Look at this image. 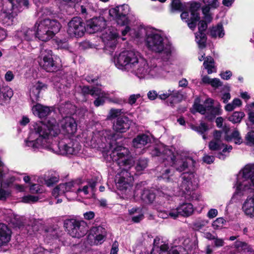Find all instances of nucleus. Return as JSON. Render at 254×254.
<instances>
[{
  "label": "nucleus",
  "mask_w": 254,
  "mask_h": 254,
  "mask_svg": "<svg viewBox=\"0 0 254 254\" xmlns=\"http://www.w3.org/2000/svg\"><path fill=\"white\" fill-rule=\"evenodd\" d=\"M131 121L127 116L123 115L116 119L113 123V129L116 133H113L108 136L110 140L109 144L111 150L110 158L120 167L130 168L132 165V159L129 157V151L128 148L124 147L122 141L123 133L127 132L130 128Z\"/></svg>",
  "instance_id": "obj_1"
},
{
  "label": "nucleus",
  "mask_w": 254,
  "mask_h": 254,
  "mask_svg": "<svg viewBox=\"0 0 254 254\" xmlns=\"http://www.w3.org/2000/svg\"><path fill=\"white\" fill-rule=\"evenodd\" d=\"M33 114L40 119H44L41 124H36L34 127L35 133L43 139L48 138L50 134L54 132L53 135L56 136L58 133L55 132L57 127L56 120L54 118L46 119L53 110V107H48L37 103L32 108Z\"/></svg>",
  "instance_id": "obj_2"
},
{
  "label": "nucleus",
  "mask_w": 254,
  "mask_h": 254,
  "mask_svg": "<svg viewBox=\"0 0 254 254\" xmlns=\"http://www.w3.org/2000/svg\"><path fill=\"white\" fill-rule=\"evenodd\" d=\"M138 55L133 51H124L114 58V62L118 68L129 69L144 75L148 72V64L143 59L138 60Z\"/></svg>",
  "instance_id": "obj_3"
},
{
  "label": "nucleus",
  "mask_w": 254,
  "mask_h": 254,
  "mask_svg": "<svg viewBox=\"0 0 254 254\" xmlns=\"http://www.w3.org/2000/svg\"><path fill=\"white\" fill-rule=\"evenodd\" d=\"M61 27V23L56 19L46 18L37 21L34 25L36 37L43 42L48 41L59 32Z\"/></svg>",
  "instance_id": "obj_4"
},
{
  "label": "nucleus",
  "mask_w": 254,
  "mask_h": 254,
  "mask_svg": "<svg viewBox=\"0 0 254 254\" xmlns=\"http://www.w3.org/2000/svg\"><path fill=\"white\" fill-rule=\"evenodd\" d=\"M146 46L148 49L156 53H162L163 61H168L171 56V45L169 43H165L164 39L159 34H150L146 38Z\"/></svg>",
  "instance_id": "obj_5"
},
{
  "label": "nucleus",
  "mask_w": 254,
  "mask_h": 254,
  "mask_svg": "<svg viewBox=\"0 0 254 254\" xmlns=\"http://www.w3.org/2000/svg\"><path fill=\"white\" fill-rule=\"evenodd\" d=\"M87 223L83 220L74 219H66L64 222V227L68 233L73 238H80L87 232Z\"/></svg>",
  "instance_id": "obj_6"
},
{
  "label": "nucleus",
  "mask_w": 254,
  "mask_h": 254,
  "mask_svg": "<svg viewBox=\"0 0 254 254\" xmlns=\"http://www.w3.org/2000/svg\"><path fill=\"white\" fill-rule=\"evenodd\" d=\"M42 57L40 65L46 71L54 72L60 69L61 65L58 62V58L51 50H45L42 54Z\"/></svg>",
  "instance_id": "obj_7"
},
{
  "label": "nucleus",
  "mask_w": 254,
  "mask_h": 254,
  "mask_svg": "<svg viewBox=\"0 0 254 254\" xmlns=\"http://www.w3.org/2000/svg\"><path fill=\"white\" fill-rule=\"evenodd\" d=\"M116 182V187L122 194L126 197H130L134 194L133 184L134 178L127 172L123 173V176H120Z\"/></svg>",
  "instance_id": "obj_8"
},
{
  "label": "nucleus",
  "mask_w": 254,
  "mask_h": 254,
  "mask_svg": "<svg viewBox=\"0 0 254 254\" xmlns=\"http://www.w3.org/2000/svg\"><path fill=\"white\" fill-rule=\"evenodd\" d=\"M87 32L86 23L80 17H74L68 23L67 33L71 37H82Z\"/></svg>",
  "instance_id": "obj_9"
},
{
  "label": "nucleus",
  "mask_w": 254,
  "mask_h": 254,
  "mask_svg": "<svg viewBox=\"0 0 254 254\" xmlns=\"http://www.w3.org/2000/svg\"><path fill=\"white\" fill-rule=\"evenodd\" d=\"M107 26V21L103 16L94 17L86 21L87 32L93 34L101 32Z\"/></svg>",
  "instance_id": "obj_10"
},
{
  "label": "nucleus",
  "mask_w": 254,
  "mask_h": 254,
  "mask_svg": "<svg viewBox=\"0 0 254 254\" xmlns=\"http://www.w3.org/2000/svg\"><path fill=\"white\" fill-rule=\"evenodd\" d=\"M193 205L190 203H183L180 204L176 209L172 210L169 213V215L176 219L179 216L188 217L191 215L193 212Z\"/></svg>",
  "instance_id": "obj_11"
},
{
  "label": "nucleus",
  "mask_w": 254,
  "mask_h": 254,
  "mask_svg": "<svg viewBox=\"0 0 254 254\" xmlns=\"http://www.w3.org/2000/svg\"><path fill=\"white\" fill-rule=\"evenodd\" d=\"M150 154L152 156H160L163 161H173L174 152L166 147L155 146L150 148Z\"/></svg>",
  "instance_id": "obj_12"
},
{
  "label": "nucleus",
  "mask_w": 254,
  "mask_h": 254,
  "mask_svg": "<svg viewBox=\"0 0 254 254\" xmlns=\"http://www.w3.org/2000/svg\"><path fill=\"white\" fill-rule=\"evenodd\" d=\"M61 127L65 133L73 135L77 130V124L73 118L66 116L62 121Z\"/></svg>",
  "instance_id": "obj_13"
},
{
  "label": "nucleus",
  "mask_w": 254,
  "mask_h": 254,
  "mask_svg": "<svg viewBox=\"0 0 254 254\" xmlns=\"http://www.w3.org/2000/svg\"><path fill=\"white\" fill-rule=\"evenodd\" d=\"M48 88L46 84L40 81H38L30 89V98L31 102L34 104L40 100V93L43 90H45Z\"/></svg>",
  "instance_id": "obj_14"
},
{
  "label": "nucleus",
  "mask_w": 254,
  "mask_h": 254,
  "mask_svg": "<svg viewBox=\"0 0 254 254\" xmlns=\"http://www.w3.org/2000/svg\"><path fill=\"white\" fill-rule=\"evenodd\" d=\"M119 37L118 33L111 31L109 32L103 33L102 36L103 41L107 47H109L112 49H114L117 44V39Z\"/></svg>",
  "instance_id": "obj_15"
},
{
  "label": "nucleus",
  "mask_w": 254,
  "mask_h": 254,
  "mask_svg": "<svg viewBox=\"0 0 254 254\" xmlns=\"http://www.w3.org/2000/svg\"><path fill=\"white\" fill-rule=\"evenodd\" d=\"M11 233V230L6 225L0 223V247L9 242Z\"/></svg>",
  "instance_id": "obj_16"
},
{
  "label": "nucleus",
  "mask_w": 254,
  "mask_h": 254,
  "mask_svg": "<svg viewBox=\"0 0 254 254\" xmlns=\"http://www.w3.org/2000/svg\"><path fill=\"white\" fill-rule=\"evenodd\" d=\"M150 141L151 139L149 135L144 133H141L138 134L132 139V146L134 148H141Z\"/></svg>",
  "instance_id": "obj_17"
},
{
  "label": "nucleus",
  "mask_w": 254,
  "mask_h": 254,
  "mask_svg": "<svg viewBox=\"0 0 254 254\" xmlns=\"http://www.w3.org/2000/svg\"><path fill=\"white\" fill-rule=\"evenodd\" d=\"M242 172V176L244 181L250 179L252 186L254 187V164L246 165Z\"/></svg>",
  "instance_id": "obj_18"
},
{
  "label": "nucleus",
  "mask_w": 254,
  "mask_h": 254,
  "mask_svg": "<svg viewBox=\"0 0 254 254\" xmlns=\"http://www.w3.org/2000/svg\"><path fill=\"white\" fill-rule=\"evenodd\" d=\"M168 162L172 167L175 168L177 171L182 172L185 171L188 167V163L187 161L183 160H176V156L174 153L173 161L168 160Z\"/></svg>",
  "instance_id": "obj_19"
},
{
  "label": "nucleus",
  "mask_w": 254,
  "mask_h": 254,
  "mask_svg": "<svg viewBox=\"0 0 254 254\" xmlns=\"http://www.w3.org/2000/svg\"><path fill=\"white\" fill-rule=\"evenodd\" d=\"M205 54L199 57V61L201 62L204 60L203 65L205 68L207 69L208 74H210L216 71H213L212 68H214V60L211 56H207L205 58Z\"/></svg>",
  "instance_id": "obj_20"
},
{
  "label": "nucleus",
  "mask_w": 254,
  "mask_h": 254,
  "mask_svg": "<svg viewBox=\"0 0 254 254\" xmlns=\"http://www.w3.org/2000/svg\"><path fill=\"white\" fill-rule=\"evenodd\" d=\"M242 208L246 215L254 217V196L248 197L244 203Z\"/></svg>",
  "instance_id": "obj_21"
},
{
  "label": "nucleus",
  "mask_w": 254,
  "mask_h": 254,
  "mask_svg": "<svg viewBox=\"0 0 254 254\" xmlns=\"http://www.w3.org/2000/svg\"><path fill=\"white\" fill-rule=\"evenodd\" d=\"M79 143L77 141L74 142L72 141H70L68 143H65L63 145V149L66 154L73 155L78 153V150L80 149Z\"/></svg>",
  "instance_id": "obj_22"
},
{
  "label": "nucleus",
  "mask_w": 254,
  "mask_h": 254,
  "mask_svg": "<svg viewBox=\"0 0 254 254\" xmlns=\"http://www.w3.org/2000/svg\"><path fill=\"white\" fill-rule=\"evenodd\" d=\"M14 17L12 11H2L0 13V22L6 26H9L12 24Z\"/></svg>",
  "instance_id": "obj_23"
},
{
  "label": "nucleus",
  "mask_w": 254,
  "mask_h": 254,
  "mask_svg": "<svg viewBox=\"0 0 254 254\" xmlns=\"http://www.w3.org/2000/svg\"><path fill=\"white\" fill-rule=\"evenodd\" d=\"M141 200L146 203H151L156 198V194L154 190L149 189H144L141 193Z\"/></svg>",
  "instance_id": "obj_24"
},
{
  "label": "nucleus",
  "mask_w": 254,
  "mask_h": 254,
  "mask_svg": "<svg viewBox=\"0 0 254 254\" xmlns=\"http://www.w3.org/2000/svg\"><path fill=\"white\" fill-rule=\"evenodd\" d=\"M81 88V94L85 97L88 95H90L92 97H95V95H99L98 93L100 91L99 88L96 86H92L91 88L88 85L79 86Z\"/></svg>",
  "instance_id": "obj_25"
},
{
  "label": "nucleus",
  "mask_w": 254,
  "mask_h": 254,
  "mask_svg": "<svg viewBox=\"0 0 254 254\" xmlns=\"http://www.w3.org/2000/svg\"><path fill=\"white\" fill-rule=\"evenodd\" d=\"M59 111L61 114L66 116L71 115L75 112V106L70 102H66L60 106Z\"/></svg>",
  "instance_id": "obj_26"
},
{
  "label": "nucleus",
  "mask_w": 254,
  "mask_h": 254,
  "mask_svg": "<svg viewBox=\"0 0 254 254\" xmlns=\"http://www.w3.org/2000/svg\"><path fill=\"white\" fill-rule=\"evenodd\" d=\"M35 28L34 29L31 28H23L20 32V35L22 36L24 40L29 41L32 40L33 38L36 37V32Z\"/></svg>",
  "instance_id": "obj_27"
},
{
  "label": "nucleus",
  "mask_w": 254,
  "mask_h": 254,
  "mask_svg": "<svg viewBox=\"0 0 254 254\" xmlns=\"http://www.w3.org/2000/svg\"><path fill=\"white\" fill-rule=\"evenodd\" d=\"M225 33L222 24H218L217 26L213 27L210 30V36L212 38H216L218 35L219 38H222Z\"/></svg>",
  "instance_id": "obj_28"
},
{
  "label": "nucleus",
  "mask_w": 254,
  "mask_h": 254,
  "mask_svg": "<svg viewBox=\"0 0 254 254\" xmlns=\"http://www.w3.org/2000/svg\"><path fill=\"white\" fill-rule=\"evenodd\" d=\"M225 140L228 142L231 141L232 139L235 141V143L237 144H240L242 143L243 140L240 136V132L238 130H234L231 135L226 134L225 135Z\"/></svg>",
  "instance_id": "obj_29"
},
{
  "label": "nucleus",
  "mask_w": 254,
  "mask_h": 254,
  "mask_svg": "<svg viewBox=\"0 0 254 254\" xmlns=\"http://www.w3.org/2000/svg\"><path fill=\"white\" fill-rule=\"evenodd\" d=\"M100 91L98 93L99 95H95L94 97H97L93 102L94 106L98 107L100 106H103L105 103L106 93L100 88H99Z\"/></svg>",
  "instance_id": "obj_30"
},
{
  "label": "nucleus",
  "mask_w": 254,
  "mask_h": 254,
  "mask_svg": "<svg viewBox=\"0 0 254 254\" xmlns=\"http://www.w3.org/2000/svg\"><path fill=\"white\" fill-rule=\"evenodd\" d=\"M58 230L52 227H47L44 229V236L49 240L57 239L59 238L58 234Z\"/></svg>",
  "instance_id": "obj_31"
},
{
  "label": "nucleus",
  "mask_w": 254,
  "mask_h": 254,
  "mask_svg": "<svg viewBox=\"0 0 254 254\" xmlns=\"http://www.w3.org/2000/svg\"><path fill=\"white\" fill-rule=\"evenodd\" d=\"M175 173L174 169L173 167H169L162 170L160 178L166 182H169L172 181V177L173 176Z\"/></svg>",
  "instance_id": "obj_32"
},
{
  "label": "nucleus",
  "mask_w": 254,
  "mask_h": 254,
  "mask_svg": "<svg viewBox=\"0 0 254 254\" xmlns=\"http://www.w3.org/2000/svg\"><path fill=\"white\" fill-rule=\"evenodd\" d=\"M245 116L244 112L236 111L228 118V120L233 124L240 123Z\"/></svg>",
  "instance_id": "obj_33"
},
{
  "label": "nucleus",
  "mask_w": 254,
  "mask_h": 254,
  "mask_svg": "<svg viewBox=\"0 0 254 254\" xmlns=\"http://www.w3.org/2000/svg\"><path fill=\"white\" fill-rule=\"evenodd\" d=\"M116 21L118 25L121 26L126 25L128 24L129 20L127 14L116 11Z\"/></svg>",
  "instance_id": "obj_34"
},
{
  "label": "nucleus",
  "mask_w": 254,
  "mask_h": 254,
  "mask_svg": "<svg viewBox=\"0 0 254 254\" xmlns=\"http://www.w3.org/2000/svg\"><path fill=\"white\" fill-rule=\"evenodd\" d=\"M127 113V111H125L124 109H111L110 110L109 115L107 116V119L111 120L112 119L118 118L120 116H122V114L125 115Z\"/></svg>",
  "instance_id": "obj_35"
},
{
  "label": "nucleus",
  "mask_w": 254,
  "mask_h": 254,
  "mask_svg": "<svg viewBox=\"0 0 254 254\" xmlns=\"http://www.w3.org/2000/svg\"><path fill=\"white\" fill-rule=\"evenodd\" d=\"M4 3H3L2 11H12L13 13H16L17 6L15 1H4Z\"/></svg>",
  "instance_id": "obj_36"
},
{
  "label": "nucleus",
  "mask_w": 254,
  "mask_h": 254,
  "mask_svg": "<svg viewBox=\"0 0 254 254\" xmlns=\"http://www.w3.org/2000/svg\"><path fill=\"white\" fill-rule=\"evenodd\" d=\"M195 38L199 49H203L206 47L207 38L205 33L195 34Z\"/></svg>",
  "instance_id": "obj_37"
},
{
  "label": "nucleus",
  "mask_w": 254,
  "mask_h": 254,
  "mask_svg": "<svg viewBox=\"0 0 254 254\" xmlns=\"http://www.w3.org/2000/svg\"><path fill=\"white\" fill-rule=\"evenodd\" d=\"M200 98L199 97H196L193 104V108L196 112L204 115L206 112V107H204V105L200 104Z\"/></svg>",
  "instance_id": "obj_38"
},
{
  "label": "nucleus",
  "mask_w": 254,
  "mask_h": 254,
  "mask_svg": "<svg viewBox=\"0 0 254 254\" xmlns=\"http://www.w3.org/2000/svg\"><path fill=\"white\" fill-rule=\"evenodd\" d=\"M171 12L175 11H182L186 9V6L185 4L181 2V1H172L171 3Z\"/></svg>",
  "instance_id": "obj_39"
},
{
  "label": "nucleus",
  "mask_w": 254,
  "mask_h": 254,
  "mask_svg": "<svg viewBox=\"0 0 254 254\" xmlns=\"http://www.w3.org/2000/svg\"><path fill=\"white\" fill-rule=\"evenodd\" d=\"M191 128L200 134L205 133L206 131L209 130V127L207 124L203 122H201L198 126L192 125Z\"/></svg>",
  "instance_id": "obj_40"
},
{
  "label": "nucleus",
  "mask_w": 254,
  "mask_h": 254,
  "mask_svg": "<svg viewBox=\"0 0 254 254\" xmlns=\"http://www.w3.org/2000/svg\"><path fill=\"white\" fill-rule=\"evenodd\" d=\"M147 166V160L145 158H139L136 162L135 169L137 172L145 169Z\"/></svg>",
  "instance_id": "obj_41"
},
{
  "label": "nucleus",
  "mask_w": 254,
  "mask_h": 254,
  "mask_svg": "<svg viewBox=\"0 0 254 254\" xmlns=\"http://www.w3.org/2000/svg\"><path fill=\"white\" fill-rule=\"evenodd\" d=\"M220 141L211 140L208 144V147L211 151H219L222 149V146H224V143H220Z\"/></svg>",
  "instance_id": "obj_42"
},
{
  "label": "nucleus",
  "mask_w": 254,
  "mask_h": 254,
  "mask_svg": "<svg viewBox=\"0 0 254 254\" xmlns=\"http://www.w3.org/2000/svg\"><path fill=\"white\" fill-rule=\"evenodd\" d=\"M45 184L47 187H52L54 184L58 183L59 181V176H52L51 175L50 177H48L47 178H45Z\"/></svg>",
  "instance_id": "obj_43"
},
{
  "label": "nucleus",
  "mask_w": 254,
  "mask_h": 254,
  "mask_svg": "<svg viewBox=\"0 0 254 254\" xmlns=\"http://www.w3.org/2000/svg\"><path fill=\"white\" fill-rule=\"evenodd\" d=\"M208 223V220L199 219L193 223V226L195 230L198 231L207 224Z\"/></svg>",
  "instance_id": "obj_44"
},
{
  "label": "nucleus",
  "mask_w": 254,
  "mask_h": 254,
  "mask_svg": "<svg viewBox=\"0 0 254 254\" xmlns=\"http://www.w3.org/2000/svg\"><path fill=\"white\" fill-rule=\"evenodd\" d=\"M205 105L204 106V107H206V111H214L215 110H218V108L216 107H214L213 104L214 101L212 99L210 98H207L204 103Z\"/></svg>",
  "instance_id": "obj_45"
},
{
  "label": "nucleus",
  "mask_w": 254,
  "mask_h": 254,
  "mask_svg": "<svg viewBox=\"0 0 254 254\" xmlns=\"http://www.w3.org/2000/svg\"><path fill=\"white\" fill-rule=\"evenodd\" d=\"M194 177V172H186L182 174V178L184 181L188 183V184L191 183V180Z\"/></svg>",
  "instance_id": "obj_46"
},
{
  "label": "nucleus",
  "mask_w": 254,
  "mask_h": 254,
  "mask_svg": "<svg viewBox=\"0 0 254 254\" xmlns=\"http://www.w3.org/2000/svg\"><path fill=\"white\" fill-rule=\"evenodd\" d=\"M29 190L31 193L33 194L42 193L43 192V190L42 188V186L39 184H32L30 187Z\"/></svg>",
  "instance_id": "obj_47"
},
{
  "label": "nucleus",
  "mask_w": 254,
  "mask_h": 254,
  "mask_svg": "<svg viewBox=\"0 0 254 254\" xmlns=\"http://www.w3.org/2000/svg\"><path fill=\"white\" fill-rule=\"evenodd\" d=\"M170 96L174 100H176L177 102H180L182 101L183 98V95L182 94L180 91L177 90H171V94Z\"/></svg>",
  "instance_id": "obj_48"
},
{
  "label": "nucleus",
  "mask_w": 254,
  "mask_h": 254,
  "mask_svg": "<svg viewBox=\"0 0 254 254\" xmlns=\"http://www.w3.org/2000/svg\"><path fill=\"white\" fill-rule=\"evenodd\" d=\"M17 6V10L19 12L22 11L24 8H28L30 5L29 1H15Z\"/></svg>",
  "instance_id": "obj_49"
},
{
  "label": "nucleus",
  "mask_w": 254,
  "mask_h": 254,
  "mask_svg": "<svg viewBox=\"0 0 254 254\" xmlns=\"http://www.w3.org/2000/svg\"><path fill=\"white\" fill-rule=\"evenodd\" d=\"M39 199V197L38 196L29 194L22 197V201L24 203L36 202Z\"/></svg>",
  "instance_id": "obj_50"
},
{
  "label": "nucleus",
  "mask_w": 254,
  "mask_h": 254,
  "mask_svg": "<svg viewBox=\"0 0 254 254\" xmlns=\"http://www.w3.org/2000/svg\"><path fill=\"white\" fill-rule=\"evenodd\" d=\"M91 233L93 235L100 234H106V231L102 226H95L93 227L91 229Z\"/></svg>",
  "instance_id": "obj_51"
},
{
  "label": "nucleus",
  "mask_w": 254,
  "mask_h": 254,
  "mask_svg": "<svg viewBox=\"0 0 254 254\" xmlns=\"http://www.w3.org/2000/svg\"><path fill=\"white\" fill-rule=\"evenodd\" d=\"M60 184L61 185H63V186L62 187V188L64 190V193H65L66 192L71 191L72 190V188L74 187V183L73 181H70Z\"/></svg>",
  "instance_id": "obj_52"
},
{
  "label": "nucleus",
  "mask_w": 254,
  "mask_h": 254,
  "mask_svg": "<svg viewBox=\"0 0 254 254\" xmlns=\"http://www.w3.org/2000/svg\"><path fill=\"white\" fill-rule=\"evenodd\" d=\"M11 195L10 191L8 190H5L1 188V185L0 187V200H5Z\"/></svg>",
  "instance_id": "obj_53"
},
{
  "label": "nucleus",
  "mask_w": 254,
  "mask_h": 254,
  "mask_svg": "<svg viewBox=\"0 0 254 254\" xmlns=\"http://www.w3.org/2000/svg\"><path fill=\"white\" fill-rule=\"evenodd\" d=\"M226 220L222 217L217 218L212 223L213 227L216 229L221 228L223 227L224 224L226 223Z\"/></svg>",
  "instance_id": "obj_54"
},
{
  "label": "nucleus",
  "mask_w": 254,
  "mask_h": 254,
  "mask_svg": "<svg viewBox=\"0 0 254 254\" xmlns=\"http://www.w3.org/2000/svg\"><path fill=\"white\" fill-rule=\"evenodd\" d=\"M1 100L2 101V104L5 103L7 100H9L13 95V92L12 90H7L6 92H1Z\"/></svg>",
  "instance_id": "obj_55"
},
{
  "label": "nucleus",
  "mask_w": 254,
  "mask_h": 254,
  "mask_svg": "<svg viewBox=\"0 0 254 254\" xmlns=\"http://www.w3.org/2000/svg\"><path fill=\"white\" fill-rule=\"evenodd\" d=\"M248 189V187L246 184H243L242 183L238 181L237 182L236 192L240 193L241 191L246 190Z\"/></svg>",
  "instance_id": "obj_56"
},
{
  "label": "nucleus",
  "mask_w": 254,
  "mask_h": 254,
  "mask_svg": "<svg viewBox=\"0 0 254 254\" xmlns=\"http://www.w3.org/2000/svg\"><path fill=\"white\" fill-rule=\"evenodd\" d=\"M40 139L37 138L34 140L26 141V144L29 147H31L33 148H38L40 145L39 141Z\"/></svg>",
  "instance_id": "obj_57"
},
{
  "label": "nucleus",
  "mask_w": 254,
  "mask_h": 254,
  "mask_svg": "<svg viewBox=\"0 0 254 254\" xmlns=\"http://www.w3.org/2000/svg\"><path fill=\"white\" fill-rule=\"evenodd\" d=\"M66 39H61L60 38H57L56 39V43L57 44L59 48L64 49L67 47Z\"/></svg>",
  "instance_id": "obj_58"
},
{
  "label": "nucleus",
  "mask_w": 254,
  "mask_h": 254,
  "mask_svg": "<svg viewBox=\"0 0 254 254\" xmlns=\"http://www.w3.org/2000/svg\"><path fill=\"white\" fill-rule=\"evenodd\" d=\"M207 28V23L205 20H201L199 21L198 25V33H204Z\"/></svg>",
  "instance_id": "obj_59"
},
{
  "label": "nucleus",
  "mask_w": 254,
  "mask_h": 254,
  "mask_svg": "<svg viewBox=\"0 0 254 254\" xmlns=\"http://www.w3.org/2000/svg\"><path fill=\"white\" fill-rule=\"evenodd\" d=\"M201 4L199 2L196 1L191 2L190 5V12H198L199 10Z\"/></svg>",
  "instance_id": "obj_60"
},
{
  "label": "nucleus",
  "mask_w": 254,
  "mask_h": 254,
  "mask_svg": "<svg viewBox=\"0 0 254 254\" xmlns=\"http://www.w3.org/2000/svg\"><path fill=\"white\" fill-rule=\"evenodd\" d=\"M63 185H61V184L57 186L53 190L52 194L54 196H58L60 194L64 193V190L62 189V187Z\"/></svg>",
  "instance_id": "obj_61"
},
{
  "label": "nucleus",
  "mask_w": 254,
  "mask_h": 254,
  "mask_svg": "<svg viewBox=\"0 0 254 254\" xmlns=\"http://www.w3.org/2000/svg\"><path fill=\"white\" fill-rule=\"evenodd\" d=\"M246 139L249 143L254 145V130L247 133Z\"/></svg>",
  "instance_id": "obj_62"
},
{
  "label": "nucleus",
  "mask_w": 254,
  "mask_h": 254,
  "mask_svg": "<svg viewBox=\"0 0 254 254\" xmlns=\"http://www.w3.org/2000/svg\"><path fill=\"white\" fill-rule=\"evenodd\" d=\"M210 85L214 88H218L222 85V82L219 78H214L211 79Z\"/></svg>",
  "instance_id": "obj_63"
},
{
  "label": "nucleus",
  "mask_w": 254,
  "mask_h": 254,
  "mask_svg": "<svg viewBox=\"0 0 254 254\" xmlns=\"http://www.w3.org/2000/svg\"><path fill=\"white\" fill-rule=\"evenodd\" d=\"M158 93L156 90H150L147 93V97L150 100H154L158 98Z\"/></svg>",
  "instance_id": "obj_64"
}]
</instances>
